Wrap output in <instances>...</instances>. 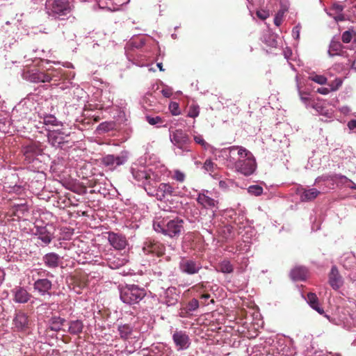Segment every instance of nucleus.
Wrapping results in <instances>:
<instances>
[{"mask_svg": "<svg viewBox=\"0 0 356 356\" xmlns=\"http://www.w3.org/2000/svg\"><path fill=\"white\" fill-rule=\"evenodd\" d=\"M21 152L24 158V163L26 165L29 174L33 179L35 172L40 173L42 170L43 163L40 156L42 155L41 145L38 141H28L22 145Z\"/></svg>", "mask_w": 356, "mask_h": 356, "instance_id": "obj_1", "label": "nucleus"}, {"mask_svg": "<svg viewBox=\"0 0 356 356\" xmlns=\"http://www.w3.org/2000/svg\"><path fill=\"white\" fill-rule=\"evenodd\" d=\"M250 356H291V353L284 339L269 338L264 343L254 346Z\"/></svg>", "mask_w": 356, "mask_h": 356, "instance_id": "obj_2", "label": "nucleus"}, {"mask_svg": "<svg viewBox=\"0 0 356 356\" xmlns=\"http://www.w3.org/2000/svg\"><path fill=\"white\" fill-rule=\"evenodd\" d=\"M184 220L178 217H163L157 218L154 221L153 227L158 233L170 238H177L184 230Z\"/></svg>", "mask_w": 356, "mask_h": 356, "instance_id": "obj_3", "label": "nucleus"}, {"mask_svg": "<svg viewBox=\"0 0 356 356\" xmlns=\"http://www.w3.org/2000/svg\"><path fill=\"white\" fill-rule=\"evenodd\" d=\"M31 273L34 292L42 297H51L54 284L50 278H54V275L42 268L33 269Z\"/></svg>", "mask_w": 356, "mask_h": 356, "instance_id": "obj_4", "label": "nucleus"}, {"mask_svg": "<svg viewBox=\"0 0 356 356\" xmlns=\"http://www.w3.org/2000/svg\"><path fill=\"white\" fill-rule=\"evenodd\" d=\"M62 73L60 70H54V67H49L46 72L34 67L24 70L22 72V77L31 83H49L59 81L61 79Z\"/></svg>", "mask_w": 356, "mask_h": 356, "instance_id": "obj_5", "label": "nucleus"}, {"mask_svg": "<svg viewBox=\"0 0 356 356\" xmlns=\"http://www.w3.org/2000/svg\"><path fill=\"white\" fill-rule=\"evenodd\" d=\"M31 178L32 177L27 174V177H22V181L19 182V175L9 170L1 186L9 193L21 194L26 188L29 189L33 188V178L31 180Z\"/></svg>", "mask_w": 356, "mask_h": 356, "instance_id": "obj_6", "label": "nucleus"}, {"mask_svg": "<svg viewBox=\"0 0 356 356\" xmlns=\"http://www.w3.org/2000/svg\"><path fill=\"white\" fill-rule=\"evenodd\" d=\"M143 159L140 163H134L131 167V173L133 178L140 183L145 191L146 184H152L154 181H160V175L157 171H153V168H147L142 165Z\"/></svg>", "mask_w": 356, "mask_h": 356, "instance_id": "obj_7", "label": "nucleus"}, {"mask_svg": "<svg viewBox=\"0 0 356 356\" xmlns=\"http://www.w3.org/2000/svg\"><path fill=\"white\" fill-rule=\"evenodd\" d=\"M170 140L174 147L176 155L182 156L191 151V140L188 135L182 129H170Z\"/></svg>", "mask_w": 356, "mask_h": 356, "instance_id": "obj_8", "label": "nucleus"}, {"mask_svg": "<svg viewBox=\"0 0 356 356\" xmlns=\"http://www.w3.org/2000/svg\"><path fill=\"white\" fill-rule=\"evenodd\" d=\"M235 170L245 176H250L257 168L256 160L253 154L245 147L238 150V158Z\"/></svg>", "mask_w": 356, "mask_h": 356, "instance_id": "obj_9", "label": "nucleus"}, {"mask_svg": "<svg viewBox=\"0 0 356 356\" xmlns=\"http://www.w3.org/2000/svg\"><path fill=\"white\" fill-rule=\"evenodd\" d=\"M146 296V290L136 284H126L120 289V298L127 305L139 303Z\"/></svg>", "mask_w": 356, "mask_h": 356, "instance_id": "obj_10", "label": "nucleus"}, {"mask_svg": "<svg viewBox=\"0 0 356 356\" xmlns=\"http://www.w3.org/2000/svg\"><path fill=\"white\" fill-rule=\"evenodd\" d=\"M45 10L49 17L64 20L70 15L72 8L68 0H54L51 3H46Z\"/></svg>", "mask_w": 356, "mask_h": 356, "instance_id": "obj_11", "label": "nucleus"}, {"mask_svg": "<svg viewBox=\"0 0 356 356\" xmlns=\"http://www.w3.org/2000/svg\"><path fill=\"white\" fill-rule=\"evenodd\" d=\"M159 181H154L152 184H146L145 191L149 196L154 197L162 201L176 195L175 188L167 183L158 184Z\"/></svg>", "mask_w": 356, "mask_h": 356, "instance_id": "obj_12", "label": "nucleus"}, {"mask_svg": "<svg viewBox=\"0 0 356 356\" xmlns=\"http://www.w3.org/2000/svg\"><path fill=\"white\" fill-rule=\"evenodd\" d=\"M128 259L126 256L113 252L104 253L102 261H99L97 259L95 260V263L106 264L111 269H118L125 265Z\"/></svg>", "mask_w": 356, "mask_h": 356, "instance_id": "obj_13", "label": "nucleus"}, {"mask_svg": "<svg viewBox=\"0 0 356 356\" xmlns=\"http://www.w3.org/2000/svg\"><path fill=\"white\" fill-rule=\"evenodd\" d=\"M145 44V37L143 35H139L132 38L127 44L124 47L125 54L127 59L131 61L133 64L136 65H141L138 59L135 58L133 54L135 49H138L144 46Z\"/></svg>", "mask_w": 356, "mask_h": 356, "instance_id": "obj_14", "label": "nucleus"}, {"mask_svg": "<svg viewBox=\"0 0 356 356\" xmlns=\"http://www.w3.org/2000/svg\"><path fill=\"white\" fill-rule=\"evenodd\" d=\"M128 160V152H121L119 154H106L102 158V164L110 170L124 165Z\"/></svg>", "mask_w": 356, "mask_h": 356, "instance_id": "obj_15", "label": "nucleus"}, {"mask_svg": "<svg viewBox=\"0 0 356 356\" xmlns=\"http://www.w3.org/2000/svg\"><path fill=\"white\" fill-rule=\"evenodd\" d=\"M37 98L36 95H29L15 106L14 111L19 113L22 118H26L32 111L36 108L38 105Z\"/></svg>", "mask_w": 356, "mask_h": 356, "instance_id": "obj_16", "label": "nucleus"}, {"mask_svg": "<svg viewBox=\"0 0 356 356\" xmlns=\"http://www.w3.org/2000/svg\"><path fill=\"white\" fill-rule=\"evenodd\" d=\"M242 146H232L227 148H223L220 150L218 157L222 158L223 163L228 168H235L237 160L236 155L238 156V150Z\"/></svg>", "mask_w": 356, "mask_h": 356, "instance_id": "obj_17", "label": "nucleus"}, {"mask_svg": "<svg viewBox=\"0 0 356 356\" xmlns=\"http://www.w3.org/2000/svg\"><path fill=\"white\" fill-rule=\"evenodd\" d=\"M52 225H42V222H36L35 224L34 235L42 242V245H49L53 238Z\"/></svg>", "mask_w": 356, "mask_h": 356, "instance_id": "obj_18", "label": "nucleus"}, {"mask_svg": "<svg viewBox=\"0 0 356 356\" xmlns=\"http://www.w3.org/2000/svg\"><path fill=\"white\" fill-rule=\"evenodd\" d=\"M202 268L200 261L191 258L182 257L179 263L180 271L189 275L198 273Z\"/></svg>", "mask_w": 356, "mask_h": 356, "instance_id": "obj_19", "label": "nucleus"}, {"mask_svg": "<svg viewBox=\"0 0 356 356\" xmlns=\"http://www.w3.org/2000/svg\"><path fill=\"white\" fill-rule=\"evenodd\" d=\"M143 251L145 254L161 257L165 254L166 247L159 241L148 238L143 243Z\"/></svg>", "mask_w": 356, "mask_h": 356, "instance_id": "obj_20", "label": "nucleus"}, {"mask_svg": "<svg viewBox=\"0 0 356 356\" xmlns=\"http://www.w3.org/2000/svg\"><path fill=\"white\" fill-rule=\"evenodd\" d=\"M30 321L26 313L16 312L13 319V329L15 332L25 333L29 328Z\"/></svg>", "mask_w": 356, "mask_h": 356, "instance_id": "obj_21", "label": "nucleus"}, {"mask_svg": "<svg viewBox=\"0 0 356 356\" xmlns=\"http://www.w3.org/2000/svg\"><path fill=\"white\" fill-rule=\"evenodd\" d=\"M172 340L178 350L187 349L190 344V339L186 332L176 330L172 334Z\"/></svg>", "mask_w": 356, "mask_h": 356, "instance_id": "obj_22", "label": "nucleus"}, {"mask_svg": "<svg viewBox=\"0 0 356 356\" xmlns=\"http://www.w3.org/2000/svg\"><path fill=\"white\" fill-rule=\"evenodd\" d=\"M13 301L19 304H25L32 298V295L24 286H17L11 290Z\"/></svg>", "mask_w": 356, "mask_h": 356, "instance_id": "obj_23", "label": "nucleus"}, {"mask_svg": "<svg viewBox=\"0 0 356 356\" xmlns=\"http://www.w3.org/2000/svg\"><path fill=\"white\" fill-rule=\"evenodd\" d=\"M328 54L330 57L338 56L343 58H348L350 56L346 48L343 46L340 42L336 41L334 39L332 40L330 42Z\"/></svg>", "mask_w": 356, "mask_h": 356, "instance_id": "obj_24", "label": "nucleus"}, {"mask_svg": "<svg viewBox=\"0 0 356 356\" xmlns=\"http://www.w3.org/2000/svg\"><path fill=\"white\" fill-rule=\"evenodd\" d=\"M108 240L111 245L116 250H122L127 244L125 236L114 232L108 233Z\"/></svg>", "mask_w": 356, "mask_h": 356, "instance_id": "obj_25", "label": "nucleus"}, {"mask_svg": "<svg viewBox=\"0 0 356 356\" xmlns=\"http://www.w3.org/2000/svg\"><path fill=\"white\" fill-rule=\"evenodd\" d=\"M54 70H60L62 73L61 79L59 81H54V84L59 86L61 83L63 86H60V88L64 90L67 88H69L70 86L73 85L72 80L74 79L75 76V72H65L63 68L58 67L55 68Z\"/></svg>", "mask_w": 356, "mask_h": 356, "instance_id": "obj_26", "label": "nucleus"}, {"mask_svg": "<svg viewBox=\"0 0 356 356\" xmlns=\"http://www.w3.org/2000/svg\"><path fill=\"white\" fill-rule=\"evenodd\" d=\"M329 283L334 290L339 289L343 283L342 277L340 275L337 266H333L329 274Z\"/></svg>", "mask_w": 356, "mask_h": 356, "instance_id": "obj_27", "label": "nucleus"}, {"mask_svg": "<svg viewBox=\"0 0 356 356\" xmlns=\"http://www.w3.org/2000/svg\"><path fill=\"white\" fill-rule=\"evenodd\" d=\"M61 257L55 252H49L42 257V261L46 267L54 269L58 267Z\"/></svg>", "mask_w": 356, "mask_h": 356, "instance_id": "obj_28", "label": "nucleus"}, {"mask_svg": "<svg viewBox=\"0 0 356 356\" xmlns=\"http://www.w3.org/2000/svg\"><path fill=\"white\" fill-rule=\"evenodd\" d=\"M300 198L302 202H310L316 199L321 193L320 191L315 188H301L298 191Z\"/></svg>", "mask_w": 356, "mask_h": 356, "instance_id": "obj_29", "label": "nucleus"}, {"mask_svg": "<svg viewBox=\"0 0 356 356\" xmlns=\"http://www.w3.org/2000/svg\"><path fill=\"white\" fill-rule=\"evenodd\" d=\"M163 302L168 306L175 305L177 302V296L175 287H168L163 291Z\"/></svg>", "mask_w": 356, "mask_h": 356, "instance_id": "obj_30", "label": "nucleus"}, {"mask_svg": "<svg viewBox=\"0 0 356 356\" xmlns=\"http://www.w3.org/2000/svg\"><path fill=\"white\" fill-rule=\"evenodd\" d=\"M118 331L120 337L123 339H129L132 337L136 338L134 336V327L129 323L119 324L118 326Z\"/></svg>", "mask_w": 356, "mask_h": 356, "instance_id": "obj_31", "label": "nucleus"}, {"mask_svg": "<svg viewBox=\"0 0 356 356\" xmlns=\"http://www.w3.org/2000/svg\"><path fill=\"white\" fill-rule=\"evenodd\" d=\"M29 207L26 202H22L19 204H14L12 207L11 211L13 215L22 218L29 213Z\"/></svg>", "mask_w": 356, "mask_h": 356, "instance_id": "obj_32", "label": "nucleus"}, {"mask_svg": "<svg viewBox=\"0 0 356 356\" xmlns=\"http://www.w3.org/2000/svg\"><path fill=\"white\" fill-rule=\"evenodd\" d=\"M48 141L54 147H63L65 143L64 137L58 132L52 131L48 134Z\"/></svg>", "mask_w": 356, "mask_h": 356, "instance_id": "obj_33", "label": "nucleus"}, {"mask_svg": "<svg viewBox=\"0 0 356 356\" xmlns=\"http://www.w3.org/2000/svg\"><path fill=\"white\" fill-rule=\"evenodd\" d=\"M290 276L293 281L305 280L307 276V269L302 266L296 267L291 270Z\"/></svg>", "mask_w": 356, "mask_h": 356, "instance_id": "obj_34", "label": "nucleus"}, {"mask_svg": "<svg viewBox=\"0 0 356 356\" xmlns=\"http://www.w3.org/2000/svg\"><path fill=\"white\" fill-rule=\"evenodd\" d=\"M65 322V319L58 316H53L48 321V328L54 332H59Z\"/></svg>", "mask_w": 356, "mask_h": 356, "instance_id": "obj_35", "label": "nucleus"}, {"mask_svg": "<svg viewBox=\"0 0 356 356\" xmlns=\"http://www.w3.org/2000/svg\"><path fill=\"white\" fill-rule=\"evenodd\" d=\"M209 193L208 191H203L199 193L197 198V202L204 207L215 206L216 200L209 195Z\"/></svg>", "mask_w": 356, "mask_h": 356, "instance_id": "obj_36", "label": "nucleus"}, {"mask_svg": "<svg viewBox=\"0 0 356 356\" xmlns=\"http://www.w3.org/2000/svg\"><path fill=\"white\" fill-rule=\"evenodd\" d=\"M345 179L346 181H350L345 175H342L341 174H334V175H323L316 178L314 181V184L317 185L321 181H337V180H342Z\"/></svg>", "mask_w": 356, "mask_h": 356, "instance_id": "obj_37", "label": "nucleus"}, {"mask_svg": "<svg viewBox=\"0 0 356 356\" xmlns=\"http://www.w3.org/2000/svg\"><path fill=\"white\" fill-rule=\"evenodd\" d=\"M311 107H312L314 110H316V112L318 113H319L320 115H324V116L327 117V118H332V113H333L332 111L327 109L324 106V103L322 102H312Z\"/></svg>", "mask_w": 356, "mask_h": 356, "instance_id": "obj_38", "label": "nucleus"}, {"mask_svg": "<svg viewBox=\"0 0 356 356\" xmlns=\"http://www.w3.org/2000/svg\"><path fill=\"white\" fill-rule=\"evenodd\" d=\"M307 303L309 306L316 310L318 314H323L324 313V310L322 307H320L318 304V299L316 295L314 293H309L307 294V297L306 298Z\"/></svg>", "mask_w": 356, "mask_h": 356, "instance_id": "obj_39", "label": "nucleus"}, {"mask_svg": "<svg viewBox=\"0 0 356 356\" xmlns=\"http://www.w3.org/2000/svg\"><path fill=\"white\" fill-rule=\"evenodd\" d=\"M341 263L346 269H351L356 265V257L352 252L344 254Z\"/></svg>", "mask_w": 356, "mask_h": 356, "instance_id": "obj_40", "label": "nucleus"}, {"mask_svg": "<svg viewBox=\"0 0 356 356\" xmlns=\"http://www.w3.org/2000/svg\"><path fill=\"white\" fill-rule=\"evenodd\" d=\"M83 323L82 321L76 319L69 322L68 332L73 335H78L82 332Z\"/></svg>", "mask_w": 356, "mask_h": 356, "instance_id": "obj_41", "label": "nucleus"}, {"mask_svg": "<svg viewBox=\"0 0 356 356\" xmlns=\"http://www.w3.org/2000/svg\"><path fill=\"white\" fill-rule=\"evenodd\" d=\"M40 117L42 120L43 124L47 126L58 127L61 124L54 115L42 114Z\"/></svg>", "mask_w": 356, "mask_h": 356, "instance_id": "obj_42", "label": "nucleus"}, {"mask_svg": "<svg viewBox=\"0 0 356 356\" xmlns=\"http://www.w3.org/2000/svg\"><path fill=\"white\" fill-rule=\"evenodd\" d=\"M216 270L222 273L229 274L234 271V266L229 260L224 259L218 264Z\"/></svg>", "mask_w": 356, "mask_h": 356, "instance_id": "obj_43", "label": "nucleus"}, {"mask_svg": "<svg viewBox=\"0 0 356 356\" xmlns=\"http://www.w3.org/2000/svg\"><path fill=\"white\" fill-rule=\"evenodd\" d=\"M85 93H86L85 91L82 88H81L79 87L75 88L73 90L72 93V103L75 105L76 104H78V103L84 102L85 100L83 99V98H84Z\"/></svg>", "mask_w": 356, "mask_h": 356, "instance_id": "obj_44", "label": "nucleus"}, {"mask_svg": "<svg viewBox=\"0 0 356 356\" xmlns=\"http://www.w3.org/2000/svg\"><path fill=\"white\" fill-rule=\"evenodd\" d=\"M261 39L269 47H275L277 45V36L270 32L263 34Z\"/></svg>", "mask_w": 356, "mask_h": 356, "instance_id": "obj_45", "label": "nucleus"}, {"mask_svg": "<svg viewBox=\"0 0 356 356\" xmlns=\"http://www.w3.org/2000/svg\"><path fill=\"white\" fill-rule=\"evenodd\" d=\"M296 87L297 90L300 96V98L301 101L306 105L307 107L311 106L312 102H310L309 99L307 97V95L306 92H302L300 90V84H299V80H298V76L296 75Z\"/></svg>", "mask_w": 356, "mask_h": 356, "instance_id": "obj_46", "label": "nucleus"}, {"mask_svg": "<svg viewBox=\"0 0 356 356\" xmlns=\"http://www.w3.org/2000/svg\"><path fill=\"white\" fill-rule=\"evenodd\" d=\"M11 122L10 120L7 117L0 115V131L2 133L10 132Z\"/></svg>", "mask_w": 356, "mask_h": 356, "instance_id": "obj_47", "label": "nucleus"}, {"mask_svg": "<svg viewBox=\"0 0 356 356\" xmlns=\"http://www.w3.org/2000/svg\"><path fill=\"white\" fill-rule=\"evenodd\" d=\"M114 127L113 122H104L98 125L97 130L99 133H104L113 130Z\"/></svg>", "mask_w": 356, "mask_h": 356, "instance_id": "obj_48", "label": "nucleus"}, {"mask_svg": "<svg viewBox=\"0 0 356 356\" xmlns=\"http://www.w3.org/2000/svg\"><path fill=\"white\" fill-rule=\"evenodd\" d=\"M112 7H109L110 10H118L121 6L129 3V0H109Z\"/></svg>", "mask_w": 356, "mask_h": 356, "instance_id": "obj_49", "label": "nucleus"}, {"mask_svg": "<svg viewBox=\"0 0 356 356\" xmlns=\"http://www.w3.org/2000/svg\"><path fill=\"white\" fill-rule=\"evenodd\" d=\"M287 11V7L284 9H280L275 15L274 18V24L279 26L282 22L284 13Z\"/></svg>", "mask_w": 356, "mask_h": 356, "instance_id": "obj_50", "label": "nucleus"}, {"mask_svg": "<svg viewBox=\"0 0 356 356\" xmlns=\"http://www.w3.org/2000/svg\"><path fill=\"white\" fill-rule=\"evenodd\" d=\"M248 192L251 195L259 196L263 193V188L259 185H252L248 187Z\"/></svg>", "mask_w": 356, "mask_h": 356, "instance_id": "obj_51", "label": "nucleus"}, {"mask_svg": "<svg viewBox=\"0 0 356 356\" xmlns=\"http://www.w3.org/2000/svg\"><path fill=\"white\" fill-rule=\"evenodd\" d=\"M309 79L312 81L317 83L320 85H324L327 82V78L323 75L320 74L312 75L309 77Z\"/></svg>", "mask_w": 356, "mask_h": 356, "instance_id": "obj_52", "label": "nucleus"}, {"mask_svg": "<svg viewBox=\"0 0 356 356\" xmlns=\"http://www.w3.org/2000/svg\"><path fill=\"white\" fill-rule=\"evenodd\" d=\"M198 307L199 301L195 298H193L191 300H190L186 306L187 310L191 312H195L198 309Z\"/></svg>", "mask_w": 356, "mask_h": 356, "instance_id": "obj_53", "label": "nucleus"}, {"mask_svg": "<svg viewBox=\"0 0 356 356\" xmlns=\"http://www.w3.org/2000/svg\"><path fill=\"white\" fill-rule=\"evenodd\" d=\"M200 108L197 105H193L189 107L188 111V116L192 118H195L199 115Z\"/></svg>", "mask_w": 356, "mask_h": 356, "instance_id": "obj_54", "label": "nucleus"}, {"mask_svg": "<svg viewBox=\"0 0 356 356\" xmlns=\"http://www.w3.org/2000/svg\"><path fill=\"white\" fill-rule=\"evenodd\" d=\"M146 120L151 125H156L163 122L162 118L159 116H145Z\"/></svg>", "mask_w": 356, "mask_h": 356, "instance_id": "obj_55", "label": "nucleus"}, {"mask_svg": "<svg viewBox=\"0 0 356 356\" xmlns=\"http://www.w3.org/2000/svg\"><path fill=\"white\" fill-rule=\"evenodd\" d=\"M343 81L341 78H336L332 83L330 84V90L332 91L337 90L339 87L342 85Z\"/></svg>", "mask_w": 356, "mask_h": 356, "instance_id": "obj_56", "label": "nucleus"}, {"mask_svg": "<svg viewBox=\"0 0 356 356\" xmlns=\"http://www.w3.org/2000/svg\"><path fill=\"white\" fill-rule=\"evenodd\" d=\"M215 163L211 159H207L204 163L203 168L207 171L213 172Z\"/></svg>", "mask_w": 356, "mask_h": 356, "instance_id": "obj_57", "label": "nucleus"}, {"mask_svg": "<svg viewBox=\"0 0 356 356\" xmlns=\"http://www.w3.org/2000/svg\"><path fill=\"white\" fill-rule=\"evenodd\" d=\"M169 109L173 115H177L180 113L179 106L177 102H171L169 105Z\"/></svg>", "mask_w": 356, "mask_h": 356, "instance_id": "obj_58", "label": "nucleus"}, {"mask_svg": "<svg viewBox=\"0 0 356 356\" xmlns=\"http://www.w3.org/2000/svg\"><path fill=\"white\" fill-rule=\"evenodd\" d=\"M233 227L231 225H225L223 228V237L225 238H229L232 236Z\"/></svg>", "mask_w": 356, "mask_h": 356, "instance_id": "obj_59", "label": "nucleus"}, {"mask_svg": "<svg viewBox=\"0 0 356 356\" xmlns=\"http://www.w3.org/2000/svg\"><path fill=\"white\" fill-rule=\"evenodd\" d=\"M173 178L178 181L182 182L184 181L185 175L184 172L177 170L175 171Z\"/></svg>", "mask_w": 356, "mask_h": 356, "instance_id": "obj_60", "label": "nucleus"}, {"mask_svg": "<svg viewBox=\"0 0 356 356\" xmlns=\"http://www.w3.org/2000/svg\"><path fill=\"white\" fill-rule=\"evenodd\" d=\"M193 139L196 143L202 145L203 147L206 148L207 146V142L204 140L201 135L195 136Z\"/></svg>", "mask_w": 356, "mask_h": 356, "instance_id": "obj_61", "label": "nucleus"}, {"mask_svg": "<svg viewBox=\"0 0 356 356\" xmlns=\"http://www.w3.org/2000/svg\"><path fill=\"white\" fill-rule=\"evenodd\" d=\"M341 38L342 41L344 43L350 42L352 39L351 32L350 31H346L345 32L343 33Z\"/></svg>", "mask_w": 356, "mask_h": 356, "instance_id": "obj_62", "label": "nucleus"}, {"mask_svg": "<svg viewBox=\"0 0 356 356\" xmlns=\"http://www.w3.org/2000/svg\"><path fill=\"white\" fill-rule=\"evenodd\" d=\"M348 13V19L352 21H356V4L351 8Z\"/></svg>", "mask_w": 356, "mask_h": 356, "instance_id": "obj_63", "label": "nucleus"}, {"mask_svg": "<svg viewBox=\"0 0 356 356\" xmlns=\"http://www.w3.org/2000/svg\"><path fill=\"white\" fill-rule=\"evenodd\" d=\"M346 58L347 59L346 62L342 63L343 66L350 65L351 68L355 69L356 70V57L354 58L353 60H352L350 58H348V57Z\"/></svg>", "mask_w": 356, "mask_h": 356, "instance_id": "obj_64", "label": "nucleus"}]
</instances>
